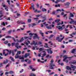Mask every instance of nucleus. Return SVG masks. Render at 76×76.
I'll return each mask as SVG.
<instances>
[{"label":"nucleus","mask_w":76,"mask_h":76,"mask_svg":"<svg viewBox=\"0 0 76 76\" xmlns=\"http://www.w3.org/2000/svg\"><path fill=\"white\" fill-rule=\"evenodd\" d=\"M53 62H54V60L53 59H52L50 61V63H51L49 65L50 69L52 70L54 69V68L53 67H54V66H55V64H53L52 63H53Z\"/></svg>","instance_id":"1"},{"label":"nucleus","mask_w":76,"mask_h":76,"mask_svg":"<svg viewBox=\"0 0 76 76\" xmlns=\"http://www.w3.org/2000/svg\"><path fill=\"white\" fill-rule=\"evenodd\" d=\"M34 34L35 35V36L33 37V39H39V37H38V35L37 34H32L31 33H30L29 34L30 38H31V37H32V35H33Z\"/></svg>","instance_id":"2"},{"label":"nucleus","mask_w":76,"mask_h":76,"mask_svg":"<svg viewBox=\"0 0 76 76\" xmlns=\"http://www.w3.org/2000/svg\"><path fill=\"white\" fill-rule=\"evenodd\" d=\"M63 58L64 59H63V61H66V59H67V58H68L69 59V60H70L71 58H72V57H68L67 55H65L63 56Z\"/></svg>","instance_id":"3"},{"label":"nucleus","mask_w":76,"mask_h":76,"mask_svg":"<svg viewBox=\"0 0 76 76\" xmlns=\"http://www.w3.org/2000/svg\"><path fill=\"white\" fill-rule=\"evenodd\" d=\"M45 23H46V22H45L44 23H43V25H45V26H46V28L47 29H51V27L48 26V24Z\"/></svg>","instance_id":"4"},{"label":"nucleus","mask_w":76,"mask_h":76,"mask_svg":"<svg viewBox=\"0 0 76 76\" xmlns=\"http://www.w3.org/2000/svg\"><path fill=\"white\" fill-rule=\"evenodd\" d=\"M64 37H63L62 38H61L60 39H59V38H60V37H56V40H57L58 42H61V41H62V40H63V39H64Z\"/></svg>","instance_id":"5"},{"label":"nucleus","mask_w":76,"mask_h":76,"mask_svg":"<svg viewBox=\"0 0 76 76\" xmlns=\"http://www.w3.org/2000/svg\"><path fill=\"white\" fill-rule=\"evenodd\" d=\"M2 6H3L4 7H6L5 8V10H6V11H8V10L7 9V8H8V7H7V5L4 4V3H2Z\"/></svg>","instance_id":"6"},{"label":"nucleus","mask_w":76,"mask_h":76,"mask_svg":"<svg viewBox=\"0 0 76 76\" xmlns=\"http://www.w3.org/2000/svg\"><path fill=\"white\" fill-rule=\"evenodd\" d=\"M74 17V15L72 14V13H70L69 16V19L72 20L73 19L70 18H73Z\"/></svg>","instance_id":"7"},{"label":"nucleus","mask_w":76,"mask_h":76,"mask_svg":"<svg viewBox=\"0 0 76 76\" xmlns=\"http://www.w3.org/2000/svg\"><path fill=\"white\" fill-rule=\"evenodd\" d=\"M33 9V10H34L35 9V7H34V4L32 3H31L30 9Z\"/></svg>","instance_id":"8"},{"label":"nucleus","mask_w":76,"mask_h":76,"mask_svg":"<svg viewBox=\"0 0 76 76\" xmlns=\"http://www.w3.org/2000/svg\"><path fill=\"white\" fill-rule=\"evenodd\" d=\"M47 51L48 54H52L53 53V51L51 50V49H48L47 50Z\"/></svg>","instance_id":"9"},{"label":"nucleus","mask_w":76,"mask_h":76,"mask_svg":"<svg viewBox=\"0 0 76 76\" xmlns=\"http://www.w3.org/2000/svg\"><path fill=\"white\" fill-rule=\"evenodd\" d=\"M71 68H72V69H73L72 70H75V69H76V66H73L72 64L71 65Z\"/></svg>","instance_id":"10"},{"label":"nucleus","mask_w":76,"mask_h":76,"mask_svg":"<svg viewBox=\"0 0 76 76\" xmlns=\"http://www.w3.org/2000/svg\"><path fill=\"white\" fill-rule=\"evenodd\" d=\"M33 44L34 45H37V42L36 43H35V41H33V43L31 42V45H32Z\"/></svg>","instance_id":"11"},{"label":"nucleus","mask_w":76,"mask_h":76,"mask_svg":"<svg viewBox=\"0 0 76 76\" xmlns=\"http://www.w3.org/2000/svg\"><path fill=\"white\" fill-rule=\"evenodd\" d=\"M66 69L67 70H72V69L70 67V66H67L66 67Z\"/></svg>","instance_id":"12"},{"label":"nucleus","mask_w":76,"mask_h":76,"mask_svg":"<svg viewBox=\"0 0 76 76\" xmlns=\"http://www.w3.org/2000/svg\"><path fill=\"white\" fill-rule=\"evenodd\" d=\"M29 76H36L35 74L33 73H30Z\"/></svg>","instance_id":"13"},{"label":"nucleus","mask_w":76,"mask_h":76,"mask_svg":"<svg viewBox=\"0 0 76 76\" xmlns=\"http://www.w3.org/2000/svg\"><path fill=\"white\" fill-rule=\"evenodd\" d=\"M56 28H58V29L59 31H61V30H62V27H60V26H56Z\"/></svg>","instance_id":"14"},{"label":"nucleus","mask_w":76,"mask_h":76,"mask_svg":"<svg viewBox=\"0 0 76 76\" xmlns=\"http://www.w3.org/2000/svg\"><path fill=\"white\" fill-rule=\"evenodd\" d=\"M8 63V60L6 59V60L4 61L3 62L4 64H6Z\"/></svg>","instance_id":"15"},{"label":"nucleus","mask_w":76,"mask_h":76,"mask_svg":"<svg viewBox=\"0 0 76 76\" xmlns=\"http://www.w3.org/2000/svg\"><path fill=\"white\" fill-rule=\"evenodd\" d=\"M29 38V39L31 40V38H30V37H24V39H27V38Z\"/></svg>","instance_id":"16"},{"label":"nucleus","mask_w":76,"mask_h":76,"mask_svg":"<svg viewBox=\"0 0 76 76\" xmlns=\"http://www.w3.org/2000/svg\"><path fill=\"white\" fill-rule=\"evenodd\" d=\"M41 44H42V42L40 41L39 42V43L38 44L37 42V45H41Z\"/></svg>","instance_id":"17"},{"label":"nucleus","mask_w":76,"mask_h":76,"mask_svg":"<svg viewBox=\"0 0 76 76\" xmlns=\"http://www.w3.org/2000/svg\"><path fill=\"white\" fill-rule=\"evenodd\" d=\"M42 31H40V34H41V35L42 36V37H44V33L42 32Z\"/></svg>","instance_id":"18"},{"label":"nucleus","mask_w":76,"mask_h":76,"mask_svg":"<svg viewBox=\"0 0 76 76\" xmlns=\"http://www.w3.org/2000/svg\"><path fill=\"white\" fill-rule=\"evenodd\" d=\"M10 59H11V60L13 61V62H14L15 61V60H14V59H13V58L11 56H10Z\"/></svg>","instance_id":"19"},{"label":"nucleus","mask_w":76,"mask_h":76,"mask_svg":"<svg viewBox=\"0 0 76 76\" xmlns=\"http://www.w3.org/2000/svg\"><path fill=\"white\" fill-rule=\"evenodd\" d=\"M15 57V58H19V55H18V54H17Z\"/></svg>","instance_id":"20"},{"label":"nucleus","mask_w":76,"mask_h":76,"mask_svg":"<svg viewBox=\"0 0 76 76\" xmlns=\"http://www.w3.org/2000/svg\"><path fill=\"white\" fill-rule=\"evenodd\" d=\"M13 73H14V72H13V71H9V73L10 74H13Z\"/></svg>","instance_id":"21"},{"label":"nucleus","mask_w":76,"mask_h":76,"mask_svg":"<svg viewBox=\"0 0 76 76\" xmlns=\"http://www.w3.org/2000/svg\"><path fill=\"white\" fill-rule=\"evenodd\" d=\"M7 50L8 52L9 53V54H11V53L12 52V50Z\"/></svg>","instance_id":"22"},{"label":"nucleus","mask_w":76,"mask_h":76,"mask_svg":"<svg viewBox=\"0 0 76 76\" xmlns=\"http://www.w3.org/2000/svg\"><path fill=\"white\" fill-rule=\"evenodd\" d=\"M23 41V37H22L20 40V42H21L22 41Z\"/></svg>","instance_id":"23"},{"label":"nucleus","mask_w":76,"mask_h":76,"mask_svg":"<svg viewBox=\"0 0 76 76\" xmlns=\"http://www.w3.org/2000/svg\"><path fill=\"white\" fill-rule=\"evenodd\" d=\"M75 49H74L72 50V51L71 52V53L73 54H75Z\"/></svg>","instance_id":"24"},{"label":"nucleus","mask_w":76,"mask_h":76,"mask_svg":"<svg viewBox=\"0 0 76 76\" xmlns=\"http://www.w3.org/2000/svg\"><path fill=\"white\" fill-rule=\"evenodd\" d=\"M19 58L20 59H22V60H24V59L23 57H22L20 56H19Z\"/></svg>","instance_id":"25"},{"label":"nucleus","mask_w":76,"mask_h":76,"mask_svg":"<svg viewBox=\"0 0 76 76\" xmlns=\"http://www.w3.org/2000/svg\"><path fill=\"white\" fill-rule=\"evenodd\" d=\"M11 36H7L5 37V38H11Z\"/></svg>","instance_id":"26"},{"label":"nucleus","mask_w":76,"mask_h":76,"mask_svg":"<svg viewBox=\"0 0 76 76\" xmlns=\"http://www.w3.org/2000/svg\"><path fill=\"white\" fill-rule=\"evenodd\" d=\"M19 24H25V22H19Z\"/></svg>","instance_id":"27"},{"label":"nucleus","mask_w":76,"mask_h":76,"mask_svg":"<svg viewBox=\"0 0 76 76\" xmlns=\"http://www.w3.org/2000/svg\"><path fill=\"white\" fill-rule=\"evenodd\" d=\"M45 45L44 46V47L45 48H48V45H47V44L45 43Z\"/></svg>","instance_id":"28"},{"label":"nucleus","mask_w":76,"mask_h":76,"mask_svg":"<svg viewBox=\"0 0 76 76\" xmlns=\"http://www.w3.org/2000/svg\"><path fill=\"white\" fill-rule=\"evenodd\" d=\"M55 7H60V4H56L55 5Z\"/></svg>","instance_id":"29"},{"label":"nucleus","mask_w":76,"mask_h":76,"mask_svg":"<svg viewBox=\"0 0 76 76\" xmlns=\"http://www.w3.org/2000/svg\"><path fill=\"white\" fill-rule=\"evenodd\" d=\"M33 11H34V13H36L37 12V9H35V10H33Z\"/></svg>","instance_id":"30"},{"label":"nucleus","mask_w":76,"mask_h":76,"mask_svg":"<svg viewBox=\"0 0 76 76\" xmlns=\"http://www.w3.org/2000/svg\"><path fill=\"white\" fill-rule=\"evenodd\" d=\"M1 25H3V26H5V23H4V22H3L2 23H1Z\"/></svg>","instance_id":"31"},{"label":"nucleus","mask_w":76,"mask_h":76,"mask_svg":"<svg viewBox=\"0 0 76 76\" xmlns=\"http://www.w3.org/2000/svg\"><path fill=\"white\" fill-rule=\"evenodd\" d=\"M53 37H54V35L53 34H51L50 35V37H49V39H50L51 38Z\"/></svg>","instance_id":"32"},{"label":"nucleus","mask_w":76,"mask_h":76,"mask_svg":"<svg viewBox=\"0 0 76 76\" xmlns=\"http://www.w3.org/2000/svg\"><path fill=\"white\" fill-rule=\"evenodd\" d=\"M21 52L20 51H17V54H20Z\"/></svg>","instance_id":"33"},{"label":"nucleus","mask_w":76,"mask_h":76,"mask_svg":"<svg viewBox=\"0 0 76 76\" xmlns=\"http://www.w3.org/2000/svg\"><path fill=\"white\" fill-rule=\"evenodd\" d=\"M71 20L72 21H71L70 22H69V23H70V24H72V23H73L74 22V21L73 20Z\"/></svg>","instance_id":"34"},{"label":"nucleus","mask_w":76,"mask_h":76,"mask_svg":"<svg viewBox=\"0 0 76 76\" xmlns=\"http://www.w3.org/2000/svg\"><path fill=\"white\" fill-rule=\"evenodd\" d=\"M70 4V3L69 2H67L66 3V5H67V6H69V5Z\"/></svg>","instance_id":"35"},{"label":"nucleus","mask_w":76,"mask_h":76,"mask_svg":"<svg viewBox=\"0 0 76 76\" xmlns=\"http://www.w3.org/2000/svg\"><path fill=\"white\" fill-rule=\"evenodd\" d=\"M18 45H19V43H17L15 44V47L17 46H18Z\"/></svg>","instance_id":"36"},{"label":"nucleus","mask_w":76,"mask_h":76,"mask_svg":"<svg viewBox=\"0 0 76 76\" xmlns=\"http://www.w3.org/2000/svg\"><path fill=\"white\" fill-rule=\"evenodd\" d=\"M4 43L5 44H7V43H8V41H5L4 42Z\"/></svg>","instance_id":"37"},{"label":"nucleus","mask_w":76,"mask_h":76,"mask_svg":"<svg viewBox=\"0 0 76 76\" xmlns=\"http://www.w3.org/2000/svg\"><path fill=\"white\" fill-rule=\"evenodd\" d=\"M31 63V60H28L27 62L28 64H30Z\"/></svg>","instance_id":"38"},{"label":"nucleus","mask_w":76,"mask_h":76,"mask_svg":"<svg viewBox=\"0 0 76 76\" xmlns=\"http://www.w3.org/2000/svg\"><path fill=\"white\" fill-rule=\"evenodd\" d=\"M35 25H35V23H32V27H34V26H35Z\"/></svg>","instance_id":"39"},{"label":"nucleus","mask_w":76,"mask_h":76,"mask_svg":"<svg viewBox=\"0 0 76 76\" xmlns=\"http://www.w3.org/2000/svg\"><path fill=\"white\" fill-rule=\"evenodd\" d=\"M29 68L30 69H32L33 68L32 67V65H30L29 66Z\"/></svg>","instance_id":"40"},{"label":"nucleus","mask_w":76,"mask_h":76,"mask_svg":"<svg viewBox=\"0 0 76 76\" xmlns=\"http://www.w3.org/2000/svg\"><path fill=\"white\" fill-rule=\"evenodd\" d=\"M15 43L13 42L12 43V46H13V45L15 46Z\"/></svg>","instance_id":"41"},{"label":"nucleus","mask_w":76,"mask_h":76,"mask_svg":"<svg viewBox=\"0 0 76 76\" xmlns=\"http://www.w3.org/2000/svg\"><path fill=\"white\" fill-rule=\"evenodd\" d=\"M31 19H28V22H31Z\"/></svg>","instance_id":"42"},{"label":"nucleus","mask_w":76,"mask_h":76,"mask_svg":"<svg viewBox=\"0 0 76 76\" xmlns=\"http://www.w3.org/2000/svg\"><path fill=\"white\" fill-rule=\"evenodd\" d=\"M32 49L33 50H35V48H37V46H35V47H34V46H33L32 47Z\"/></svg>","instance_id":"43"},{"label":"nucleus","mask_w":76,"mask_h":76,"mask_svg":"<svg viewBox=\"0 0 76 76\" xmlns=\"http://www.w3.org/2000/svg\"><path fill=\"white\" fill-rule=\"evenodd\" d=\"M60 20L58 19V20H56L55 22H57V23L58 22H59V21H60Z\"/></svg>","instance_id":"44"},{"label":"nucleus","mask_w":76,"mask_h":76,"mask_svg":"<svg viewBox=\"0 0 76 76\" xmlns=\"http://www.w3.org/2000/svg\"><path fill=\"white\" fill-rule=\"evenodd\" d=\"M31 70L32 71H35L36 70V69L33 68Z\"/></svg>","instance_id":"45"},{"label":"nucleus","mask_w":76,"mask_h":76,"mask_svg":"<svg viewBox=\"0 0 76 76\" xmlns=\"http://www.w3.org/2000/svg\"><path fill=\"white\" fill-rule=\"evenodd\" d=\"M29 60V59H25L24 61H25V62H28V61Z\"/></svg>","instance_id":"46"},{"label":"nucleus","mask_w":76,"mask_h":76,"mask_svg":"<svg viewBox=\"0 0 76 76\" xmlns=\"http://www.w3.org/2000/svg\"><path fill=\"white\" fill-rule=\"evenodd\" d=\"M12 51H13V52H16V51H17V49H14Z\"/></svg>","instance_id":"47"},{"label":"nucleus","mask_w":76,"mask_h":76,"mask_svg":"<svg viewBox=\"0 0 76 76\" xmlns=\"http://www.w3.org/2000/svg\"><path fill=\"white\" fill-rule=\"evenodd\" d=\"M11 32H12V30H9L7 32V33H8L9 34H10V33H11Z\"/></svg>","instance_id":"48"},{"label":"nucleus","mask_w":76,"mask_h":76,"mask_svg":"<svg viewBox=\"0 0 76 76\" xmlns=\"http://www.w3.org/2000/svg\"><path fill=\"white\" fill-rule=\"evenodd\" d=\"M39 51H42L43 50V48H41L39 49Z\"/></svg>","instance_id":"49"},{"label":"nucleus","mask_w":76,"mask_h":76,"mask_svg":"<svg viewBox=\"0 0 76 76\" xmlns=\"http://www.w3.org/2000/svg\"><path fill=\"white\" fill-rule=\"evenodd\" d=\"M71 63H72V64H76V61L73 62H72Z\"/></svg>","instance_id":"50"},{"label":"nucleus","mask_w":76,"mask_h":76,"mask_svg":"<svg viewBox=\"0 0 76 76\" xmlns=\"http://www.w3.org/2000/svg\"><path fill=\"white\" fill-rule=\"evenodd\" d=\"M69 42H73V40L69 39Z\"/></svg>","instance_id":"51"},{"label":"nucleus","mask_w":76,"mask_h":76,"mask_svg":"<svg viewBox=\"0 0 76 76\" xmlns=\"http://www.w3.org/2000/svg\"><path fill=\"white\" fill-rule=\"evenodd\" d=\"M12 38L13 39V41H14V42H16V40L15 39V38L14 37H12Z\"/></svg>","instance_id":"52"},{"label":"nucleus","mask_w":76,"mask_h":76,"mask_svg":"<svg viewBox=\"0 0 76 76\" xmlns=\"http://www.w3.org/2000/svg\"><path fill=\"white\" fill-rule=\"evenodd\" d=\"M41 15H42V14H41L40 15H37L36 16H37V17H39V16H41Z\"/></svg>","instance_id":"53"},{"label":"nucleus","mask_w":76,"mask_h":76,"mask_svg":"<svg viewBox=\"0 0 76 76\" xmlns=\"http://www.w3.org/2000/svg\"><path fill=\"white\" fill-rule=\"evenodd\" d=\"M24 43H25V44H26V45H28V43L27 42H25Z\"/></svg>","instance_id":"54"},{"label":"nucleus","mask_w":76,"mask_h":76,"mask_svg":"<svg viewBox=\"0 0 76 76\" xmlns=\"http://www.w3.org/2000/svg\"><path fill=\"white\" fill-rule=\"evenodd\" d=\"M66 0H61V1L62 2H64Z\"/></svg>","instance_id":"55"},{"label":"nucleus","mask_w":76,"mask_h":76,"mask_svg":"<svg viewBox=\"0 0 76 76\" xmlns=\"http://www.w3.org/2000/svg\"><path fill=\"white\" fill-rule=\"evenodd\" d=\"M36 6H37V8H38L39 7V4H36Z\"/></svg>","instance_id":"56"},{"label":"nucleus","mask_w":76,"mask_h":76,"mask_svg":"<svg viewBox=\"0 0 76 76\" xmlns=\"http://www.w3.org/2000/svg\"><path fill=\"white\" fill-rule=\"evenodd\" d=\"M73 23L75 24V25H76V21L73 20Z\"/></svg>","instance_id":"57"},{"label":"nucleus","mask_w":76,"mask_h":76,"mask_svg":"<svg viewBox=\"0 0 76 76\" xmlns=\"http://www.w3.org/2000/svg\"><path fill=\"white\" fill-rule=\"evenodd\" d=\"M24 57L25 58H26V57H27V55H26V54H25V56H24Z\"/></svg>","instance_id":"58"},{"label":"nucleus","mask_w":76,"mask_h":76,"mask_svg":"<svg viewBox=\"0 0 76 76\" xmlns=\"http://www.w3.org/2000/svg\"><path fill=\"white\" fill-rule=\"evenodd\" d=\"M23 72V69H22L20 71V73H22V72Z\"/></svg>","instance_id":"59"},{"label":"nucleus","mask_w":76,"mask_h":76,"mask_svg":"<svg viewBox=\"0 0 76 76\" xmlns=\"http://www.w3.org/2000/svg\"><path fill=\"white\" fill-rule=\"evenodd\" d=\"M9 54V53H7L5 54V56H7Z\"/></svg>","instance_id":"60"},{"label":"nucleus","mask_w":76,"mask_h":76,"mask_svg":"<svg viewBox=\"0 0 76 76\" xmlns=\"http://www.w3.org/2000/svg\"><path fill=\"white\" fill-rule=\"evenodd\" d=\"M61 25V23H58L57 25V26H59V25Z\"/></svg>","instance_id":"61"},{"label":"nucleus","mask_w":76,"mask_h":76,"mask_svg":"<svg viewBox=\"0 0 76 76\" xmlns=\"http://www.w3.org/2000/svg\"><path fill=\"white\" fill-rule=\"evenodd\" d=\"M1 14H3V12H2V10H1L0 11V15H1Z\"/></svg>","instance_id":"62"},{"label":"nucleus","mask_w":76,"mask_h":76,"mask_svg":"<svg viewBox=\"0 0 76 76\" xmlns=\"http://www.w3.org/2000/svg\"><path fill=\"white\" fill-rule=\"evenodd\" d=\"M62 27L63 28H65V26H64V25H63L62 26Z\"/></svg>","instance_id":"63"},{"label":"nucleus","mask_w":76,"mask_h":76,"mask_svg":"<svg viewBox=\"0 0 76 76\" xmlns=\"http://www.w3.org/2000/svg\"><path fill=\"white\" fill-rule=\"evenodd\" d=\"M61 15H64V12H62L61 13Z\"/></svg>","instance_id":"64"}]
</instances>
